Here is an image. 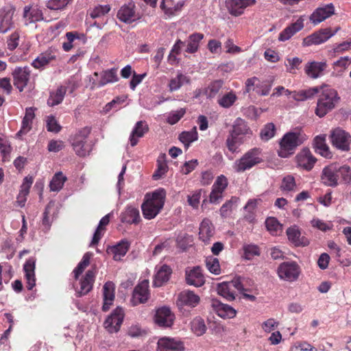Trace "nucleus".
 Returning a JSON list of instances; mask_svg holds the SVG:
<instances>
[{
	"instance_id": "f257e3e1",
	"label": "nucleus",
	"mask_w": 351,
	"mask_h": 351,
	"mask_svg": "<svg viewBox=\"0 0 351 351\" xmlns=\"http://www.w3.org/2000/svg\"><path fill=\"white\" fill-rule=\"evenodd\" d=\"M166 197L164 189H158L151 194H146L145 200L141 205L143 217L148 220L155 218L163 208Z\"/></svg>"
},
{
	"instance_id": "f03ea898",
	"label": "nucleus",
	"mask_w": 351,
	"mask_h": 351,
	"mask_svg": "<svg viewBox=\"0 0 351 351\" xmlns=\"http://www.w3.org/2000/svg\"><path fill=\"white\" fill-rule=\"evenodd\" d=\"M306 139L304 134L300 132H287L279 143L278 154L281 158H288L293 155L296 148L302 145Z\"/></svg>"
},
{
	"instance_id": "7ed1b4c3",
	"label": "nucleus",
	"mask_w": 351,
	"mask_h": 351,
	"mask_svg": "<svg viewBox=\"0 0 351 351\" xmlns=\"http://www.w3.org/2000/svg\"><path fill=\"white\" fill-rule=\"evenodd\" d=\"M321 89L322 91L317 101L315 113L318 117H323L335 108L339 97L337 90L328 86H322Z\"/></svg>"
},
{
	"instance_id": "20e7f679",
	"label": "nucleus",
	"mask_w": 351,
	"mask_h": 351,
	"mask_svg": "<svg viewBox=\"0 0 351 351\" xmlns=\"http://www.w3.org/2000/svg\"><path fill=\"white\" fill-rule=\"evenodd\" d=\"M262 162L261 150L259 148H253L245 152L241 158L236 160L232 167L236 172L241 173Z\"/></svg>"
},
{
	"instance_id": "39448f33",
	"label": "nucleus",
	"mask_w": 351,
	"mask_h": 351,
	"mask_svg": "<svg viewBox=\"0 0 351 351\" xmlns=\"http://www.w3.org/2000/svg\"><path fill=\"white\" fill-rule=\"evenodd\" d=\"M245 282L246 280L241 277L234 278L230 282H223L217 285V293L228 301L234 300L235 299V293L233 288L239 291H245L246 290L245 289Z\"/></svg>"
},
{
	"instance_id": "423d86ee",
	"label": "nucleus",
	"mask_w": 351,
	"mask_h": 351,
	"mask_svg": "<svg viewBox=\"0 0 351 351\" xmlns=\"http://www.w3.org/2000/svg\"><path fill=\"white\" fill-rule=\"evenodd\" d=\"M330 138L332 145L337 149L347 152L350 150L351 136L345 130L337 128L330 132Z\"/></svg>"
},
{
	"instance_id": "0eeeda50",
	"label": "nucleus",
	"mask_w": 351,
	"mask_h": 351,
	"mask_svg": "<svg viewBox=\"0 0 351 351\" xmlns=\"http://www.w3.org/2000/svg\"><path fill=\"white\" fill-rule=\"evenodd\" d=\"M15 12V7L12 5H6L0 8V34H5L14 28Z\"/></svg>"
},
{
	"instance_id": "6e6552de",
	"label": "nucleus",
	"mask_w": 351,
	"mask_h": 351,
	"mask_svg": "<svg viewBox=\"0 0 351 351\" xmlns=\"http://www.w3.org/2000/svg\"><path fill=\"white\" fill-rule=\"evenodd\" d=\"M300 270L298 265L295 262H285L278 268V274L280 278L287 280H295L300 274Z\"/></svg>"
},
{
	"instance_id": "1a4fd4ad",
	"label": "nucleus",
	"mask_w": 351,
	"mask_h": 351,
	"mask_svg": "<svg viewBox=\"0 0 351 351\" xmlns=\"http://www.w3.org/2000/svg\"><path fill=\"white\" fill-rule=\"evenodd\" d=\"M31 71L28 66H17L12 71L13 84L20 91L22 92L27 86L29 78Z\"/></svg>"
},
{
	"instance_id": "9d476101",
	"label": "nucleus",
	"mask_w": 351,
	"mask_h": 351,
	"mask_svg": "<svg viewBox=\"0 0 351 351\" xmlns=\"http://www.w3.org/2000/svg\"><path fill=\"white\" fill-rule=\"evenodd\" d=\"M339 29V28H337L334 32H332L330 28L322 29L316 32H314L310 36L304 38L303 45L311 46L313 45H320L324 43L330 38L333 36L337 32Z\"/></svg>"
},
{
	"instance_id": "9b49d317",
	"label": "nucleus",
	"mask_w": 351,
	"mask_h": 351,
	"mask_svg": "<svg viewBox=\"0 0 351 351\" xmlns=\"http://www.w3.org/2000/svg\"><path fill=\"white\" fill-rule=\"evenodd\" d=\"M297 166L306 171H311L315 162L317 158L313 156L308 148L302 149L295 158Z\"/></svg>"
},
{
	"instance_id": "f8f14e48",
	"label": "nucleus",
	"mask_w": 351,
	"mask_h": 351,
	"mask_svg": "<svg viewBox=\"0 0 351 351\" xmlns=\"http://www.w3.org/2000/svg\"><path fill=\"white\" fill-rule=\"evenodd\" d=\"M149 298V281L143 280L134 288L131 299L133 306L146 302Z\"/></svg>"
},
{
	"instance_id": "ddd939ff",
	"label": "nucleus",
	"mask_w": 351,
	"mask_h": 351,
	"mask_svg": "<svg viewBox=\"0 0 351 351\" xmlns=\"http://www.w3.org/2000/svg\"><path fill=\"white\" fill-rule=\"evenodd\" d=\"M124 313L123 308L117 307L105 321V328L110 333L117 332L123 322Z\"/></svg>"
},
{
	"instance_id": "4468645a",
	"label": "nucleus",
	"mask_w": 351,
	"mask_h": 351,
	"mask_svg": "<svg viewBox=\"0 0 351 351\" xmlns=\"http://www.w3.org/2000/svg\"><path fill=\"white\" fill-rule=\"evenodd\" d=\"M158 351H184V343L176 338L164 337L160 338L157 343Z\"/></svg>"
},
{
	"instance_id": "2eb2a0df",
	"label": "nucleus",
	"mask_w": 351,
	"mask_h": 351,
	"mask_svg": "<svg viewBox=\"0 0 351 351\" xmlns=\"http://www.w3.org/2000/svg\"><path fill=\"white\" fill-rule=\"evenodd\" d=\"M175 316L171 309L167 306L159 308L155 315V322L160 327H171L174 322Z\"/></svg>"
},
{
	"instance_id": "dca6fc26",
	"label": "nucleus",
	"mask_w": 351,
	"mask_h": 351,
	"mask_svg": "<svg viewBox=\"0 0 351 351\" xmlns=\"http://www.w3.org/2000/svg\"><path fill=\"white\" fill-rule=\"evenodd\" d=\"M335 14L332 3L317 8L310 16L309 20L314 25H317Z\"/></svg>"
},
{
	"instance_id": "f3484780",
	"label": "nucleus",
	"mask_w": 351,
	"mask_h": 351,
	"mask_svg": "<svg viewBox=\"0 0 351 351\" xmlns=\"http://www.w3.org/2000/svg\"><path fill=\"white\" fill-rule=\"evenodd\" d=\"M94 281L95 272L93 270H88L84 277L80 280V288L75 285L77 296L81 297L87 294L92 289Z\"/></svg>"
},
{
	"instance_id": "a211bd4d",
	"label": "nucleus",
	"mask_w": 351,
	"mask_h": 351,
	"mask_svg": "<svg viewBox=\"0 0 351 351\" xmlns=\"http://www.w3.org/2000/svg\"><path fill=\"white\" fill-rule=\"evenodd\" d=\"M338 167L332 164L324 168L322 173L323 183L329 186H336L338 184Z\"/></svg>"
},
{
	"instance_id": "6ab92c4d",
	"label": "nucleus",
	"mask_w": 351,
	"mask_h": 351,
	"mask_svg": "<svg viewBox=\"0 0 351 351\" xmlns=\"http://www.w3.org/2000/svg\"><path fill=\"white\" fill-rule=\"evenodd\" d=\"M304 19L300 16L294 23H292L286 28H285L278 36V40L282 42L289 40L297 32H300L304 28Z\"/></svg>"
},
{
	"instance_id": "aec40b11",
	"label": "nucleus",
	"mask_w": 351,
	"mask_h": 351,
	"mask_svg": "<svg viewBox=\"0 0 351 351\" xmlns=\"http://www.w3.org/2000/svg\"><path fill=\"white\" fill-rule=\"evenodd\" d=\"M255 0H226V5L232 15L239 16L245 8L254 5Z\"/></svg>"
},
{
	"instance_id": "412c9836",
	"label": "nucleus",
	"mask_w": 351,
	"mask_h": 351,
	"mask_svg": "<svg viewBox=\"0 0 351 351\" xmlns=\"http://www.w3.org/2000/svg\"><path fill=\"white\" fill-rule=\"evenodd\" d=\"M200 301L199 297L195 294L193 291L185 290L179 293L177 300V305L179 307L188 306L190 307H195Z\"/></svg>"
},
{
	"instance_id": "4be33fe9",
	"label": "nucleus",
	"mask_w": 351,
	"mask_h": 351,
	"mask_svg": "<svg viewBox=\"0 0 351 351\" xmlns=\"http://www.w3.org/2000/svg\"><path fill=\"white\" fill-rule=\"evenodd\" d=\"M23 19L25 25L27 26L31 23H35L44 19L42 10L37 7L26 5L23 8Z\"/></svg>"
},
{
	"instance_id": "5701e85b",
	"label": "nucleus",
	"mask_w": 351,
	"mask_h": 351,
	"mask_svg": "<svg viewBox=\"0 0 351 351\" xmlns=\"http://www.w3.org/2000/svg\"><path fill=\"white\" fill-rule=\"evenodd\" d=\"M327 68V64L323 62H310L304 67L306 74L311 78L317 79L323 75L324 71Z\"/></svg>"
},
{
	"instance_id": "b1692460",
	"label": "nucleus",
	"mask_w": 351,
	"mask_h": 351,
	"mask_svg": "<svg viewBox=\"0 0 351 351\" xmlns=\"http://www.w3.org/2000/svg\"><path fill=\"white\" fill-rule=\"evenodd\" d=\"M120 220L122 223L128 224L139 223L141 219L138 209L132 206H127L121 213Z\"/></svg>"
},
{
	"instance_id": "393cba45",
	"label": "nucleus",
	"mask_w": 351,
	"mask_h": 351,
	"mask_svg": "<svg viewBox=\"0 0 351 351\" xmlns=\"http://www.w3.org/2000/svg\"><path fill=\"white\" fill-rule=\"evenodd\" d=\"M186 281L189 285L196 287L202 286L204 282V277L199 267H195L189 271H186Z\"/></svg>"
},
{
	"instance_id": "a878e982",
	"label": "nucleus",
	"mask_w": 351,
	"mask_h": 351,
	"mask_svg": "<svg viewBox=\"0 0 351 351\" xmlns=\"http://www.w3.org/2000/svg\"><path fill=\"white\" fill-rule=\"evenodd\" d=\"M211 306L217 315L223 318H233L236 315V311L230 306L223 304L217 300H213Z\"/></svg>"
},
{
	"instance_id": "bb28decb",
	"label": "nucleus",
	"mask_w": 351,
	"mask_h": 351,
	"mask_svg": "<svg viewBox=\"0 0 351 351\" xmlns=\"http://www.w3.org/2000/svg\"><path fill=\"white\" fill-rule=\"evenodd\" d=\"M134 5L132 3L125 5L119 10L117 16L122 22L125 23H131L138 19L134 10Z\"/></svg>"
},
{
	"instance_id": "cd10ccee",
	"label": "nucleus",
	"mask_w": 351,
	"mask_h": 351,
	"mask_svg": "<svg viewBox=\"0 0 351 351\" xmlns=\"http://www.w3.org/2000/svg\"><path fill=\"white\" fill-rule=\"evenodd\" d=\"M118 80L119 77L117 75V69H108L102 71L100 73L99 81L97 83L93 82L91 88H94L95 87H101L106 85L107 84L114 83Z\"/></svg>"
},
{
	"instance_id": "c85d7f7f",
	"label": "nucleus",
	"mask_w": 351,
	"mask_h": 351,
	"mask_svg": "<svg viewBox=\"0 0 351 351\" xmlns=\"http://www.w3.org/2000/svg\"><path fill=\"white\" fill-rule=\"evenodd\" d=\"M114 284L110 281L106 282L103 287L104 304L102 309L104 311L109 310L114 300Z\"/></svg>"
},
{
	"instance_id": "c756f323",
	"label": "nucleus",
	"mask_w": 351,
	"mask_h": 351,
	"mask_svg": "<svg viewBox=\"0 0 351 351\" xmlns=\"http://www.w3.org/2000/svg\"><path fill=\"white\" fill-rule=\"evenodd\" d=\"M25 276L27 281V288L32 290L36 285L35 278V261L34 258H29L23 266Z\"/></svg>"
},
{
	"instance_id": "7c9ffc66",
	"label": "nucleus",
	"mask_w": 351,
	"mask_h": 351,
	"mask_svg": "<svg viewBox=\"0 0 351 351\" xmlns=\"http://www.w3.org/2000/svg\"><path fill=\"white\" fill-rule=\"evenodd\" d=\"M171 269L167 265L160 266L156 271L153 281V285L156 287H160L167 282L171 274Z\"/></svg>"
},
{
	"instance_id": "2f4dec72",
	"label": "nucleus",
	"mask_w": 351,
	"mask_h": 351,
	"mask_svg": "<svg viewBox=\"0 0 351 351\" xmlns=\"http://www.w3.org/2000/svg\"><path fill=\"white\" fill-rule=\"evenodd\" d=\"M148 131V125L145 121H138L134 129L132 130L130 136V142L132 147L135 146L138 141V138L143 136V135Z\"/></svg>"
},
{
	"instance_id": "473e14b6",
	"label": "nucleus",
	"mask_w": 351,
	"mask_h": 351,
	"mask_svg": "<svg viewBox=\"0 0 351 351\" xmlns=\"http://www.w3.org/2000/svg\"><path fill=\"white\" fill-rule=\"evenodd\" d=\"M214 232L215 229L210 221L208 219H204L199 226V239L205 243H208Z\"/></svg>"
},
{
	"instance_id": "72a5a7b5",
	"label": "nucleus",
	"mask_w": 351,
	"mask_h": 351,
	"mask_svg": "<svg viewBox=\"0 0 351 351\" xmlns=\"http://www.w3.org/2000/svg\"><path fill=\"white\" fill-rule=\"evenodd\" d=\"M130 244L127 241H121L117 245L108 247L107 252L113 255L115 261H119L128 251Z\"/></svg>"
},
{
	"instance_id": "f704fd0d",
	"label": "nucleus",
	"mask_w": 351,
	"mask_h": 351,
	"mask_svg": "<svg viewBox=\"0 0 351 351\" xmlns=\"http://www.w3.org/2000/svg\"><path fill=\"white\" fill-rule=\"evenodd\" d=\"M55 59V54L51 51H47L40 53L35 60H34L32 65L35 69H43Z\"/></svg>"
},
{
	"instance_id": "c9c22d12",
	"label": "nucleus",
	"mask_w": 351,
	"mask_h": 351,
	"mask_svg": "<svg viewBox=\"0 0 351 351\" xmlns=\"http://www.w3.org/2000/svg\"><path fill=\"white\" fill-rule=\"evenodd\" d=\"M191 79L189 76L178 72L176 77H172L169 82V88L170 92H174L179 90L184 84H189Z\"/></svg>"
},
{
	"instance_id": "e433bc0d",
	"label": "nucleus",
	"mask_w": 351,
	"mask_h": 351,
	"mask_svg": "<svg viewBox=\"0 0 351 351\" xmlns=\"http://www.w3.org/2000/svg\"><path fill=\"white\" fill-rule=\"evenodd\" d=\"M34 109L33 108H26L25 114L22 121L21 130L17 132L16 136H21L27 133L32 128V120L34 118Z\"/></svg>"
},
{
	"instance_id": "4c0bfd02",
	"label": "nucleus",
	"mask_w": 351,
	"mask_h": 351,
	"mask_svg": "<svg viewBox=\"0 0 351 351\" xmlns=\"http://www.w3.org/2000/svg\"><path fill=\"white\" fill-rule=\"evenodd\" d=\"M110 213H108L101 219L99 225L93 234L90 245H95L98 243L104 234L105 230L104 227L107 226L110 222Z\"/></svg>"
},
{
	"instance_id": "58836bf2",
	"label": "nucleus",
	"mask_w": 351,
	"mask_h": 351,
	"mask_svg": "<svg viewBox=\"0 0 351 351\" xmlns=\"http://www.w3.org/2000/svg\"><path fill=\"white\" fill-rule=\"evenodd\" d=\"M204 34L202 33H194L191 34L187 40L186 51L190 53H195L199 46V43L204 38Z\"/></svg>"
},
{
	"instance_id": "ea45409f",
	"label": "nucleus",
	"mask_w": 351,
	"mask_h": 351,
	"mask_svg": "<svg viewBox=\"0 0 351 351\" xmlns=\"http://www.w3.org/2000/svg\"><path fill=\"white\" fill-rule=\"evenodd\" d=\"M184 5V1H179L175 3L173 0H162L160 7L167 14L173 15L180 11Z\"/></svg>"
},
{
	"instance_id": "a19ab883",
	"label": "nucleus",
	"mask_w": 351,
	"mask_h": 351,
	"mask_svg": "<svg viewBox=\"0 0 351 351\" xmlns=\"http://www.w3.org/2000/svg\"><path fill=\"white\" fill-rule=\"evenodd\" d=\"M314 147L316 152L322 156L326 158L330 156L329 147L326 143L325 135H319L314 138Z\"/></svg>"
},
{
	"instance_id": "79ce46f5",
	"label": "nucleus",
	"mask_w": 351,
	"mask_h": 351,
	"mask_svg": "<svg viewBox=\"0 0 351 351\" xmlns=\"http://www.w3.org/2000/svg\"><path fill=\"white\" fill-rule=\"evenodd\" d=\"M66 180V176L62 171L56 173L49 183L50 191L54 192L60 191L63 188Z\"/></svg>"
},
{
	"instance_id": "37998d69",
	"label": "nucleus",
	"mask_w": 351,
	"mask_h": 351,
	"mask_svg": "<svg viewBox=\"0 0 351 351\" xmlns=\"http://www.w3.org/2000/svg\"><path fill=\"white\" fill-rule=\"evenodd\" d=\"M230 134L239 137L241 135H250L252 132L245 121L238 118L234 123L233 129Z\"/></svg>"
},
{
	"instance_id": "c03bdc74",
	"label": "nucleus",
	"mask_w": 351,
	"mask_h": 351,
	"mask_svg": "<svg viewBox=\"0 0 351 351\" xmlns=\"http://www.w3.org/2000/svg\"><path fill=\"white\" fill-rule=\"evenodd\" d=\"M198 138V134L197 132L196 126H194L189 131H184L179 135V140L188 148L191 143L197 141Z\"/></svg>"
},
{
	"instance_id": "a18cd8bd",
	"label": "nucleus",
	"mask_w": 351,
	"mask_h": 351,
	"mask_svg": "<svg viewBox=\"0 0 351 351\" xmlns=\"http://www.w3.org/2000/svg\"><path fill=\"white\" fill-rule=\"evenodd\" d=\"M321 89V87H312L300 92H293V98L295 101H304L313 98L317 95Z\"/></svg>"
},
{
	"instance_id": "49530a36",
	"label": "nucleus",
	"mask_w": 351,
	"mask_h": 351,
	"mask_svg": "<svg viewBox=\"0 0 351 351\" xmlns=\"http://www.w3.org/2000/svg\"><path fill=\"white\" fill-rule=\"evenodd\" d=\"M66 93V88L60 86L55 92L50 94L47 99V104L50 106H54L60 104L62 101Z\"/></svg>"
},
{
	"instance_id": "de8ad7c7",
	"label": "nucleus",
	"mask_w": 351,
	"mask_h": 351,
	"mask_svg": "<svg viewBox=\"0 0 351 351\" xmlns=\"http://www.w3.org/2000/svg\"><path fill=\"white\" fill-rule=\"evenodd\" d=\"M165 154H161L157 160V169L154 173L152 177L154 180H159L167 172L168 166L165 160Z\"/></svg>"
},
{
	"instance_id": "09e8293b",
	"label": "nucleus",
	"mask_w": 351,
	"mask_h": 351,
	"mask_svg": "<svg viewBox=\"0 0 351 351\" xmlns=\"http://www.w3.org/2000/svg\"><path fill=\"white\" fill-rule=\"evenodd\" d=\"M85 136L80 135L77 136L73 142V149L75 150L77 155L79 156H85L88 150L86 147Z\"/></svg>"
},
{
	"instance_id": "8fccbe9b",
	"label": "nucleus",
	"mask_w": 351,
	"mask_h": 351,
	"mask_svg": "<svg viewBox=\"0 0 351 351\" xmlns=\"http://www.w3.org/2000/svg\"><path fill=\"white\" fill-rule=\"evenodd\" d=\"M191 330L197 336L204 335L206 331V326L204 321L200 317H195L191 323Z\"/></svg>"
},
{
	"instance_id": "3c124183",
	"label": "nucleus",
	"mask_w": 351,
	"mask_h": 351,
	"mask_svg": "<svg viewBox=\"0 0 351 351\" xmlns=\"http://www.w3.org/2000/svg\"><path fill=\"white\" fill-rule=\"evenodd\" d=\"M257 206L256 199H250L244 207L246 213L244 218L250 223L254 222L255 220V210Z\"/></svg>"
},
{
	"instance_id": "603ef678",
	"label": "nucleus",
	"mask_w": 351,
	"mask_h": 351,
	"mask_svg": "<svg viewBox=\"0 0 351 351\" xmlns=\"http://www.w3.org/2000/svg\"><path fill=\"white\" fill-rule=\"evenodd\" d=\"M265 226L272 235H278L282 232V225L275 217H268L265 221Z\"/></svg>"
},
{
	"instance_id": "864d4df0",
	"label": "nucleus",
	"mask_w": 351,
	"mask_h": 351,
	"mask_svg": "<svg viewBox=\"0 0 351 351\" xmlns=\"http://www.w3.org/2000/svg\"><path fill=\"white\" fill-rule=\"evenodd\" d=\"M73 0H47L46 7L54 11L64 10Z\"/></svg>"
},
{
	"instance_id": "5fc2aeb1",
	"label": "nucleus",
	"mask_w": 351,
	"mask_h": 351,
	"mask_svg": "<svg viewBox=\"0 0 351 351\" xmlns=\"http://www.w3.org/2000/svg\"><path fill=\"white\" fill-rule=\"evenodd\" d=\"M93 256L90 252H86L82 257V261L79 263L76 268L73 270L75 278L77 279L79 276L84 271L86 267L89 265L90 260Z\"/></svg>"
},
{
	"instance_id": "6e6d98bb",
	"label": "nucleus",
	"mask_w": 351,
	"mask_h": 351,
	"mask_svg": "<svg viewBox=\"0 0 351 351\" xmlns=\"http://www.w3.org/2000/svg\"><path fill=\"white\" fill-rule=\"evenodd\" d=\"M237 99V97L236 94L234 92L230 91L219 98L218 99V104L223 108H228L234 104Z\"/></svg>"
},
{
	"instance_id": "4d7b16f0",
	"label": "nucleus",
	"mask_w": 351,
	"mask_h": 351,
	"mask_svg": "<svg viewBox=\"0 0 351 351\" xmlns=\"http://www.w3.org/2000/svg\"><path fill=\"white\" fill-rule=\"evenodd\" d=\"M223 82L221 80L211 82L206 89V95L209 98H213L219 92L222 88Z\"/></svg>"
},
{
	"instance_id": "13d9d810",
	"label": "nucleus",
	"mask_w": 351,
	"mask_h": 351,
	"mask_svg": "<svg viewBox=\"0 0 351 351\" xmlns=\"http://www.w3.org/2000/svg\"><path fill=\"white\" fill-rule=\"evenodd\" d=\"M351 64V58L348 56L341 57L333 63L334 69L338 73L344 72Z\"/></svg>"
},
{
	"instance_id": "bf43d9fd",
	"label": "nucleus",
	"mask_w": 351,
	"mask_h": 351,
	"mask_svg": "<svg viewBox=\"0 0 351 351\" xmlns=\"http://www.w3.org/2000/svg\"><path fill=\"white\" fill-rule=\"evenodd\" d=\"M206 266L209 271L215 275L221 273L219 260L214 257H208L206 260Z\"/></svg>"
},
{
	"instance_id": "052dcab7",
	"label": "nucleus",
	"mask_w": 351,
	"mask_h": 351,
	"mask_svg": "<svg viewBox=\"0 0 351 351\" xmlns=\"http://www.w3.org/2000/svg\"><path fill=\"white\" fill-rule=\"evenodd\" d=\"M238 198L232 197L229 201L222 205L220 208V214L223 217L228 216L232 209L236 206Z\"/></svg>"
},
{
	"instance_id": "680f3d73",
	"label": "nucleus",
	"mask_w": 351,
	"mask_h": 351,
	"mask_svg": "<svg viewBox=\"0 0 351 351\" xmlns=\"http://www.w3.org/2000/svg\"><path fill=\"white\" fill-rule=\"evenodd\" d=\"M244 257L247 260H251L256 256H259L260 251L257 245L253 244L243 246Z\"/></svg>"
},
{
	"instance_id": "e2e57ef3",
	"label": "nucleus",
	"mask_w": 351,
	"mask_h": 351,
	"mask_svg": "<svg viewBox=\"0 0 351 351\" xmlns=\"http://www.w3.org/2000/svg\"><path fill=\"white\" fill-rule=\"evenodd\" d=\"M275 125L272 123H267L265 125V127L261 130V138L263 141H268L274 137L275 134Z\"/></svg>"
},
{
	"instance_id": "0e129e2a",
	"label": "nucleus",
	"mask_w": 351,
	"mask_h": 351,
	"mask_svg": "<svg viewBox=\"0 0 351 351\" xmlns=\"http://www.w3.org/2000/svg\"><path fill=\"white\" fill-rule=\"evenodd\" d=\"M287 234L289 240L292 242L295 245H300V232L296 227H291L287 230Z\"/></svg>"
},
{
	"instance_id": "69168bd1",
	"label": "nucleus",
	"mask_w": 351,
	"mask_h": 351,
	"mask_svg": "<svg viewBox=\"0 0 351 351\" xmlns=\"http://www.w3.org/2000/svg\"><path fill=\"white\" fill-rule=\"evenodd\" d=\"M110 10L109 5H99L96 6L90 12L91 18H100L107 14Z\"/></svg>"
},
{
	"instance_id": "338daca9",
	"label": "nucleus",
	"mask_w": 351,
	"mask_h": 351,
	"mask_svg": "<svg viewBox=\"0 0 351 351\" xmlns=\"http://www.w3.org/2000/svg\"><path fill=\"white\" fill-rule=\"evenodd\" d=\"M241 143V138L230 134L226 140V145L231 152H234Z\"/></svg>"
},
{
	"instance_id": "774afa93",
	"label": "nucleus",
	"mask_w": 351,
	"mask_h": 351,
	"mask_svg": "<svg viewBox=\"0 0 351 351\" xmlns=\"http://www.w3.org/2000/svg\"><path fill=\"white\" fill-rule=\"evenodd\" d=\"M291 351H317V349L306 341H298L291 346Z\"/></svg>"
}]
</instances>
